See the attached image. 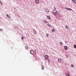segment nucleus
Listing matches in <instances>:
<instances>
[{
  "label": "nucleus",
  "mask_w": 76,
  "mask_h": 76,
  "mask_svg": "<svg viewBox=\"0 0 76 76\" xmlns=\"http://www.w3.org/2000/svg\"><path fill=\"white\" fill-rule=\"evenodd\" d=\"M30 53L31 54H33L34 53V51L32 50H31L30 51Z\"/></svg>",
  "instance_id": "f03ea898"
},
{
  "label": "nucleus",
  "mask_w": 76,
  "mask_h": 76,
  "mask_svg": "<svg viewBox=\"0 0 76 76\" xmlns=\"http://www.w3.org/2000/svg\"><path fill=\"white\" fill-rule=\"evenodd\" d=\"M75 1V0H72V1H73V2H74Z\"/></svg>",
  "instance_id": "c85d7f7f"
},
{
  "label": "nucleus",
  "mask_w": 76,
  "mask_h": 76,
  "mask_svg": "<svg viewBox=\"0 0 76 76\" xmlns=\"http://www.w3.org/2000/svg\"><path fill=\"white\" fill-rule=\"evenodd\" d=\"M60 45H62L63 44V43H62V42H60Z\"/></svg>",
  "instance_id": "a211bd4d"
},
{
  "label": "nucleus",
  "mask_w": 76,
  "mask_h": 76,
  "mask_svg": "<svg viewBox=\"0 0 76 76\" xmlns=\"http://www.w3.org/2000/svg\"><path fill=\"white\" fill-rule=\"evenodd\" d=\"M65 43L66 44V43H67V41H65Z\"/></svg>",
  "instance_id": "c756f323"
},
{
  "label": "nucleus",
  "mask_w": 76,
  "mask_h": 76,
  "mask_svg": "<svg viewBox=\"0 0 76 76\" xmlns=\"http://www.w3.org/2000/svg\"><path fill=\"white\" fill-rule=\"evenodd\" d=\"M23 38H24L23 37H22L21 39H23Z\"/></svg>",
  "instance_id": "bb28decb"
},
{
  "label": "nucleus",
  "mask_w": 76,
  "mask_h": 76,
  "mask_svg": "<svg viewBox=\"0 0 76 76\" xmlns=\"http://www.w3.org/2000/svg\"><path fill=\"white\" fill-rule=\"evenodd\" d=\"M25 48L26 50H28V46L27 45H26L25 47Z\"/></svg>",
  "instance_id": "1a4fd4ad"
},
{
  "label": "nucleus",
  "mask_w": 76,
  "mask_h": 76,
  "mask_svg": "<svg viewBox=\"0 0 76 76\" xmlns=\"http://www.w3.org/2000/svg\"><path fill=\"white\" fill-rule=\"evenodd\" d=\"M54 11H56L55 10H54L53 11V12H54Z\"/></svg>",
  "instance_id": "473e14b6"
},
{
  "label": "nucleus",
  "mask_w": 76,
  "mask_h": 76,
  "mask_svg": "<svg viewBox=\"0 0 76 76\" xmlns=\"http://www.w3.org/2000/svg\"><path fill=\"white\" fill-rule=\"evenodd\" d=\"M64 48L65 50H67L68 49V47L66 46H64Z\"/></svg>",
  "instance_id": "20e7f679"
},
{
  "label": "nucleus",
  "mask_w": 76,
  "mask_h": 76,
  "mask_svg": "<svg viewBox=\"0 0 76 76\" xmlns=\"http://www.w3.org/2000/svg\"><path fill=\"white\" fill-rule=\"evenodd\" d=\"M58 61H59V62H61L62 61V59L61 58H58Z\"/></svg>",
  "instance_id": "39448f33"
},
{
  "label": "nucleus",
  "mask_w": 76,
  "mask_h": 76,
  "mask_svg": "<svg viewBox=\"0 0 76 76\" xmlns=\"http://www.w3.org/2000/svg\"><path fill=\"white\" fill-rule=\"evenodd\" d=\"M66 57L67 58H68V56H66Z\"/></svg>",
  "instance_id": "7c9ffc66"
},
{
  "label": "nucleus",
  "mask_w": 76,
  "mask_h": 76,
  "mask_svg": "<svg viewBox=\"0 0 76 76\" xmlns=\"http://www.w3.org/2000/svg\"><path fill=\"white\" fill-rule=\"evenodd\" d=\"M15 26V28H16V29L18 28V27L17 26Z\"/></svg>",
  "instance_id": "393cba45"
},
{
  "label": "nucleus",
  "mask_w": 76,
  "mask_h": 76,
  "mask_svg": "<svg viewBox=\"0 0 76 76\" xmlns=\"http://www.w3.org/2000/svg\"><path fill=\"white\" fill-rule=\"evenodd\" d=\"M66 76H70V74H69L67 73H66Z\"/></svg>",
  "instance_id": "9b49d317"
},
{
  "label": "nucleus",
  "mask_w": 76,
  "mask_h": 76,
  "mask_svg": "<svg viewBox=\"0 0 76 76\" xmlns=\"http://www.w3.org/2000/svg\"><path fill=\"white\" fill-rule=\"evenodd\" d=\"M54 10H56V7H54Z\"/></svg>",
  "instance_id": "cd10ccee"
},
{
  "label": "nucleus",
  "mask_w": 76,
  "mask_h": 76,
  "mask_svg": "<svg viewBox=\"0 0 76 76\" xmlns=\"http://www.w3.org/2000/svg\"><path fill=\"white\" fill-rule=\"evenodd\" d=\"M65 28H66V29H69V27H68V26L67 25L65 26Z\"/></svg>",
  "instance_id": "2eb2a0df"
},
{
  "label": "nucleus",
  "mask_w": 76,
  "mask_h": 76,
  "mask_svg": "<svg viewBox=\"0 0 76 76\" xmlns=\"http://www.w3.org/2000/svg\"><path fill=\"white\" fill-rule=\"evenodd\" d=\"M34 33L35 34H37V31H36L34 29Z\"/></svg>",
  "instance_id": "ddd939ff"
},
{
  "label": "nucleus",
  "mask_w": 76,
  "mask_h": 76,
  "mask_svg": "<svg viewBox=\"0 0 76 76\" xmlns=\"http://www.w3.org/2000/svg\"><path fill=\"white\" fill-rule=\"evenodd\" d=\"M45 10L46 12H47L48 13V12H49V10H48V9H46Z\"/></svg>",
  "instance_id": "9d476101"
},
{
  "label": "nucleus",
  "mask_w": 76,
  "mask_h": 76,
  "mask_svg": "<svg viewBox=\"0 0 76 76\" xmlns=\"http://www.w3.org/2000/svg\"><path fill=\"white\" fill-rule=\"evenodd\" d=\"M52 13H53V14L54 16H56L57 15H58V14H59L58 12L57 11H56V12H55L52 11Z\"/></svg>",
  "instance_id": "f257e3e1"
},
{
  "label": "nucleus",
  "mask_w": 76,
  "mask_h": 76,
  "mask_svg": "<svg viewBox=\"0 0 76 76\" xmlns=\"http://www.w3.org/2000/svg\"><path fill=\"white\" fill-rule=\"evenodd\" d=\"M2 29H0V31H2Z\"/></svg>",
  "instance_id": "2f4dec72"
},
{
  "label": "nucleus",
  "mask_w": 76,
  "mask_h": 76,
  "mask_svg": "<svg viewBox=\"0 0 76 76\" xmlns=\"http://www.w3.org/2000/svg\"><path fill=\"white\" fill-rule=\"evenodd\" d=\"M48 62L49 63H50V62H51L50 61V60L49 59H48Z\"/></svg>",
  "instance_id": "412c9836"
},
{
  "label": "nucleus",
  "mask_w": 76,
  "mask_h": 76,
  "mask_svg": "<svg viewBox=\"0 0 76 76\" xmlns=\"http://www.w3.org/2000/svg\"><path fill=\"white\" fill-rule=\"evenodd\" d=\"M46 36L48 37V34H46Z\"/></svg>",
  "instance_id": "b1692460"
},
{
  "label": "nucleus",
  "mask_w": 76,
  "mask_h": 76,
  "mask_svg": "<svg viewBox=\"0 0 76 76\" xmlns=\"http://www.w3.org/2000/svg\"><path fill=\"white\" fill-rule=\"evenodd\" d=\"M47 25L48 26H49V27H51V26L50 24H48Z\"/></svg>",
  "instance_id": "f8f14e48"
},
{
  "label": "nucleus",
  "mask_w": 76,
  "mask_h": 76,
  "mask_svg": "<svg viewBox=\"0 0 76 76\" xmlns=\"http://www.w3.org/2000/svg\"><path fill=\"white\" fill-rule=\"evenodd\" d=\"M45 58L46 59H47L48 58V56L47 55H46L45 57Z\"/></svg>",
  "instance_id": "0eeeda50"
},
{
  "label": "nucleus",
  "mask_w": 76,
  "mask_h": 76,
  "mask_svg": "<svg viewBox=\"0 0 76 76\" xmlns=\"http://www.w3.org/2000/svg\"><path fill=\"white\" fill-rule=\"evenodd\" d=\"M0 4H2V3H1V2L0 1Z\"/></svg>",
  "instance_id": "a878e982"
},
{
  "label": "nucleus",
  "mask_w": 76,
  "mask_h": 76,
  "mask_svg": "<svg viewBox=\"0 0 76 76\" xmlns=\"http://www.w3.org/2000/svg\"><path fill=\"white\" fill-rule=\"evenodd\" d=\"M74 3H75V4H76V0H75L74 1Z\"/></svg>",
  "instance_id": "5701e85b"
},
{
  "label": "nucleus",
  "mask_w": 76,
  "mask_h": 76,
  "mask_svg": "<svg viewBox=\"0 0 76 76\" xmlns=\"http://www.w3.org/2000/svg\"><path fill=\"white\" fill-rule=\"evenodd\" d=\"M35 2L36 3H39V0H35Z\"/></svg>",
  "instance_id": "6e6552de"
},
{
  "label": "nucleus",
  "mask_w": 76,
  "mask_h": 76,
  "mask_svg": "<svg viewBox=\"0 0 76 76\" xmlns=\"http://www.w3.org/2000/svg\"><path fill=\"white\" fill-rule=\"evenodd\" d=\"M41 68L42 70H44V66H42Z\"/></svg>",
  "instance_id": "f3484780"
},
{
  "label": "nucleus",
  "mask_w": 76,
  "mask_h": 76,
  "mask_svg": "<svg viewBox=\"0 0 76 76\" xmlns=\"http://www.w3.org/2000/svg\"><path fill=\"white\" fill-rule=\"evenodd\" d=\"M65 9H66V10H68L71 11L72 10V9L71 8H68L66 7H65Z\"/></svg>",
  "instance_id": "7ed1b4c3"
},
{
  "label": "nucleus",
  "mask_w": 76,
  "mask_h": 76,
  "mask_svg": "<svg viewBox=\"0 0 76 76\" xmlns=\"http://www.w3.org/2000/svg\"><path fill=\"white\" fill-rule=\"evenodd\" d=\"M74 48H76V45H74Z\"/></svg>",
  "instance_id": "aec40b11"
},
{
  "label": "nucleus",
  "mask_w": 76,
  "mask_h": 76,
  "mask_svg": "<svg viewBox=\"0 0 76 76\" xmlns=\"http://www.w3.org/2000/svg\"><path fill=\"white\" fill-rule=\"evenodd\" d=\"M52 32H54V31H55V30L54 29V28H53L52 30Z\"/></svg>",
  "instance_id": "6ab92c4d"
},
{
  "label": "nucleus",
  "mask_w": 76,
  "mask_h": 76,
  "mask_svg": "<svg viewBox=\"0 0 76 76\" xmlns=\"http://www.w3.org/2000/svg\"><path fill=\"white\" fill-rule=\"evenodd\" d=\"M14 9H15V8H14Z\"/></svg>",
  "instance_id": "72a5a7b5"
},
{
  "label": "nucleus",
  "mask_w": 76,
  "mask_h": 76,
  "mask_svg": "<svg viewBox=\"0 0 76 76\" xmlns=\"http://www.w3.org/2000/svg\"><path fill=\"white\" fill-rule=\"evenodd\" d=\"M7 16L8 18H9L10 19V17L9 16V15H7Z\"/></svg>",
  "instance_id": "dca6fc26"
},
{
  "label": "nucleus",
  "mask_w": 76,
  "mask_h": 76,
  "mask_svg": "<svg viewBox=\"0 0 76 76\" xmlns=\"http://www.w3.org/2000/svg\"><path fill=\"white\" fill-rule=\"evenodd\" d=\"M47 18L48 19H51V17L49 15L47 16Z\"/></svg>",
  "instance_id": "423d86ee"
},
{
  "label": "nucleus",
  "mask_w": 76,
  "mask_h": 76,
  "mask_svg": "<svg viewBox=\"0 0 76 76\" xmlns=\"http://www.w3.org/2000/svg\"><path fill=\"white\" fill-rule=\"evenodd\" d=\"M71 66L72 67H74V65H73V64H72Z\"/></svg>",
  "instance_id": "4be33fe9"
},
{
  "label": "nucleus",
  "mask_w": 76,
  "mask_h": 76,
  "mask_svg": "<svg viewBox=\"0 0 76 76\" xmlns=\"http://www.w3.org/2000/svg\"><path fill=\"white\" fill-rule=\"evenodd\" d=\"M44 22L45 23H48V22L45 20H44Z\"/></svg>",
  "instance_id": "4468645a"
}]
</instances>
